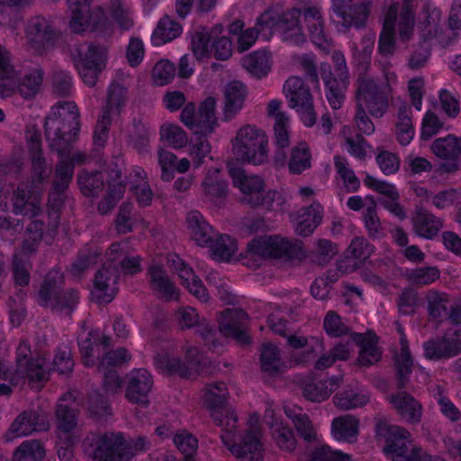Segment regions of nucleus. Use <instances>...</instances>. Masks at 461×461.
Listing matches in <instances>:
<instances>
[{
	"instance_id": "obj_17",
	"label": "nucleus",
	"mask_w": 461,
	"mask_h": 461,
	"mask_svg": "<svg viewBox=\"0 0 461 461\" xmlns=\"http://www.w3.org/2000/svg\"><path fill=\"white\" fill-rule=\"evenodd\" d=\"M333 11L342 19L346 28L363 27L370 14L372 2L366 0L357 5H351L352 0H331Z\"/></svg>"
},
{
	"instance_id": "obj_13",
	"label": "nucleus",
	"mask_w": 461,
	"mask_h": 461,
	"mask_svg": "<svg viewBox=\"0 0 461 461\" xmlns=\"http://www.w3.org/2000/svg\"><path fill=\"white\" fill-rule=\"evenodd\" d=\"M356 97L358 103H365L372 116L380 118L387 110L388 95L373 78L359 80Z\"/></svg>"
},
{
	"instance_id": "obj_31",
	"label": "nucleus",
	"mask_w": 461,
	"mask_h": 461,
	"mask_svg": "<svg viewBox=\"0 0 461 461\" xmlns=\"http://www.w3.org/2000/svg\"><path fill=\"white\" fill-rule=\"evenodd\" d=\"M45 223L41 220H32L26 227L22 242V252L24 256L36 254L43 239Z\"/></svg>"
},
{
	"instance_id": "obj_53",
	"label": "nucleus",
	"mask_w": 461,
	"mask_h": 461,
	"mask_svg": "<svg viewBox=\"0 0 461 461\" xmlns=\"http://www.w3.org/2000/svg\"><path fill=\"white\" fill-rule=\"evenodd\" d=\"M372 252V246L363 237L355 238L347 249V253H349L351 258L360 265L370 257Z\"/></svg>"
},
{
	"instance_id": "obj_56",
	"label": "nucleus",
	"mask_w": 461,
	"mask_h": 461,
	"mask_svg": "<svg viewBox=\"0 0 461 461\" xmlns=\"http://www.w3.org/2000/svg\"><path fill=\"white\" fill-rule=\"evenodd\" d=\"M176 74L175 65L167 60L158 61L152 69L155 82L159 86L169 83Z\"/></svg>"
},
{
	"instance_id": "obj_62",
	"label": "nucleus",
	"mask_w": 461,
	"mask_h": 461,
	"mask_svg": "<svg viewBox=\"0 0 461 461\" xmlns=\"http://www.w3.org/2000/svg\"><path fill=\"white\" fill-rule=\"evenodd\" d=\"M238 187L244 194L242 198L254 197L264 191V182L262 178L258 176H247L246 178L240 180V185Z\"/></svg>"
},
{
	"instance_id": "obj_49",
	"label": "nucleus",
	"mask_w": 461,
	"mask_h": 461,
	"mask_svg": "<svg viewBox=\"0 0 461 461\" xmlns=\"http://www.w3.org/2000/svg\"><path fill=\"white\" fill-rule=\"evenodd\" d=\"M79 59L76 64H82L86 61H89V63L96 64V62L100 63V67H105L106 61V48L103 45H100L96 42H91L87 46V50L82 53L78 50ZM90 66L92 64H89Z\"/></svg>"
},
{
	"instance_id": "obj_26",
	"label": "nucleus",
	"mask_w": 461,
	"mask_h": 461,
	"mask_svg": "<svg viewBox=\"0 0 461 461\" xmlns=\"http://www.w3.org/2000/svg\"><path fill=\"white\" fill-rule=\"evenodd\" d=\"M390 402L393 404L398 413L410 422L418 423L420 421L422 414L421 404L410 393L401 392L396 395H392Z\"/></svg>"
},
{
	"instance_id": "obj_32",
	"label": "nucleus",
	"mask_w": 461,
	"mask_h": 461,
	"mask_svg": "<svg viewBox=\"0 0 461 461\" xmlns=\"http://www.w3.org/2000/svg\"><path fill=\"white\" fill-rule=\"evenodd\" d=\"M182 32L179 23L166 15L161 18L152 34L156 45H162L177 38Z\"/></svg>"
},
{
	"instance_id": "obj_24",
	"label": "nucleus",
	"mask_w": 461,
	"mask_h": 461,
	"mask_svg": "<svg viewBox=\"0 0 461 461\" xmlns=\"http://www.w3.org/2000/svg\"><path fill=\"white\" fill-rule=\"evenodd\" d=\"M247 96L246 86L240 81H231L224 87L223 119L230 121L243 107Z\"/></svg>"
},
{
	"instance_id": "obj_34",
	"label": "nucleus",
	"mask_w": 461,
	"mask_h": 461,
	"mask_svg": "<svg viewBox=\"0 0 461 461\" xmlns=\"http://www.w3.org/2000/svg\"><path fill=\"white\" fill-rule=\"evenodd\" d=\"M152 287L161 294L166 301H170L176 293V287L165 270L159 266H152L149 269Z\"/></svg>"
},
{
	"instance_id": "obj_40",
	"label": "nucleus",
	"mask_w": 461,
	"mask_h": 461,
	"mask_svg": "<svg viewBox=\"0 0 461 461\" xmlns=\"http://www.w3.org/2000/svg\"><path fill=\"white\" fill-rule=\"evenodd\" d=\"M410 107L403 104L398 111V120L396 124L397 140L402 145H407L411 142L414 135V129L409 115Z\"/></svg>"
},
{
	"instance_id": "obj_48",
	"label": "nucleus",
	"mask_w": 461,
	"mask_h": 461,
	"mask_svg": "<svg viewBox=\"0 0 461 461\" xmlns=\"http://www.w3.org/2000/svg\"><path fill=\"white\" fill-rule=\"evenodd\" d=\"M337 253L336 245L329 240H319L317 248L309 255L311 261L318 266H325Z\"/></svg>"
},
{
	"instance_id": "obj_42",
	"label": "nucleus",
	"mask_w": 461,
	"mask_h": 461,
	"mask_svg": "<svg viewBox=\"0 0 461 461\" xmlns=\"http://www.w3.org/2000/svg\"><path fill=\"white\" fill-rule=\"evenodd\" d=\"M210 248L214 259L229 261L237 249V243L229 235H221L215 240H212Z\"/></svg>"
},
{
	"instance_id": "obj_63",
	"label": "nucleus",
	"mask_w": 461,
	"mask_h": 461,
	"mask_svg": "<svg viewBox=\"0 0 461 461\" xmlns=\"http://www.w3.org/2000/svg\"><path fill=\"white\" fill-rule=\"evenodd\" d=\"M396 51L394 31L382 30L378 41V52L384 58L392 57Z\"/></svg>"
},
{
	"instance_id": "obj_35",
	"label": "nucleus",
	"mask_w": 461,
	"mask_h": 461,
	"mask_svg": "<svg viewBox=\"0 0 461 461\" xmlns=\"http://www.w3.org/2000/svg\"><path fill=\"white\" fill-rule=\"evenodd\" d=\"M45 455V448L40 440H25L14 450L13 461H43Z\"/></svg>"
},
{
	"instance_id": "obj_11",
	"label": "nucleus",
	"mask_w": 461,
	"mask_h": 461,
	"mask_svg": "<svg viewBox=\"0 0 461 461\" xmlns=\"http://www.w3.org/2000/svg\"><path fill=\"white\" fill-rule=\"evenodd\" d=\"M119 269L113 262L104 264L95 274L91 301L99 304L112 302L119 290Z\"/></svg>"
},
{
	"instance_id": "obj_21",
	"label": "nucleus",
	"mask_w": 461,
	"mask_h": 461,
	"mask_svg": "<svg viewBox=\"0 0 461 461\" xmlns=\"http://www.w3.org/2000/svg\"><path fill=\"white\" fill-rule=\"evenodd\" d=\"M229 450L240 461H262L264 448L259 435H257V428L252 426L247 429L240 443L232 444Z\"/></svg>"
},
{
	"instance_id": "obj_27",
	"label": "nucleus",
	"mask_w": 461,
	"mask_h": 461,
	"mask_svg": "<svg viewBox=\"0 0 461 461\" xmlns=\"http://www.w3.org/2000/svg\"><path fill=\"white\" fill-rule=\"evenodd\" d=\"M412 223L418 236L433 239L442 228V222L423 207H417Z\"/></svg>"
},
{
	"instance_id": "obj_7",
	"label": "nucleus",
	"mask_w": 461,
	"mask_h": 461,
	"mask_svg": "<svg viewBox=\"0 0 461 461\" xmlns=\"http://www.w3.org/2000/svg\"><path fill=\"white\" fill-rule=\"evenodd\" d=\"M284 92L289 99L290 107L303 113L302 120L304 124L309 127L312 126L316 122L317 117L309 86L302 78L291 77L285 81Z\"/></svg>"
},
{
	"instance_id": "obj_61",
	"label": "nucleus",
	"mask_w": 461,
	"mask_h": 461,
	"mask_svg": "<svg viewBox=\"0 0 461 461\" xmlns=\"http://www.w3.org/2000/svg\"><path fill=\"white\" fill-rule=\"evenodd\" d=\"M439 277L437 267H420L409 274V280L420 285H429Z\"/></svg>"
},
{
	"instance_id": "obj_14",
	"label": "nucleus",
	"mask_w": 461,
	"mask_h": 461,
	"mask_svg": "<svg viewBox=\"0 0 461 461\" xmlns=\"http://www.w3.org/2000/svg\"><path fill=\"white\" fill-rule=\"evenodd\" d=\"M433 153L445 161L439 163L438 172L456 173L460 169L458 158L461 157V137L448 135L435 140L431 145Z\"/></svg>"
},
{
	"instance_id": "obj_25",
	"label": "nucleus",
	"mask_w": 461,
	"mask_h": 461,
	"mask_svg": "<svg viewBox=\"0 0 461 461\" xmlns=\"http://www.w3.org/2000/svg\"><path fill=\"white\" fill-rule=\"evenodd\" d=\"M302 11L297 8L289 9L280 14L279 32L284 34L285 41L300 43L304 41L302 32Z\"/></svg>"
},
{
	"instance_id": "obj_12",
	"label": "nucleus",
	"mask_w": 461,
	"mask_h": 461,
	"mask_svg": "<svg viewBox=\"0 0 461 461\" xmlns=\"http://www.w3.org/2000/svg\"><path fill=\"white\" fill-rule=\"evenodd\" d=\"M41 185L34 179L22 182L13 193V208L16 214L34 218L41 212Z\"/></svg>"
},
{
	"instance_id": "obj_43",
	"label": "nucleus",
	"mask_w": 461,
	"mask_h": 461,
	"mask_svg": "<svg viewBox=\"0 0 461 461\" xmlns=\"http://www.w3.org/2000/svg\"><path fill=\"white\" fill-rule=\"evenodd\" d=\"M368 401V396L352 389L338 393L333 398L334 404L343 411L362 407Z\"/></svg>"
},
{
	"instance_id": "obj_30",
	"label": "nucleus",
	"mask_w": 461,
	"mask_h": 461,
	"mask_svg": "<svg viewBox=\"0 0 461 461\" xmlns=\"http://www.w3.org/2000/svg\"><path fill=\"white\" fill-rule=\"evenodd\" d=\"M400 343L402 346L401 354L395 356V366L397 375V386L404 389L409 382L408 375L412 371V358L408 347V341L405 334L401 336Z\"/></svg>"
},
{
	"instance_id": "obj_47",
	"label": "nucleus",
	"mask_w": 461,
	"mask_h": 461,
	"mask_svg": "<svg viewBox=\"0 0 461 461\" xmlns=\"http://www.w3.org/2000/svg\"><path fill=\"white\" fill-rule=\"evenodd\" d=\"M86 405L90 416L93 418L98 419L111 414L108 401L98 392H92L87 394Z\"/></svg>"
},
{
	"instance_id": "obj_6",
	"label": "nucleus",
	"mask_w": 461,
	"mask_h": 461,
	"mask_svg": "<svg viewBox=\"0 0 461 461\" xmlns=\"http://www.w3.org/2000/svg\"><path fill=\"white\" fill-rule=\"evenodd\" d=\"M215 106L216 99L208 96L199 105L198 114L196 115L194 103H188L181 112V122L189 130L194 131V134L207 135L212 133L217 124Z\"/></svg>"
},
{
	"instance_id": "obj_46",
	"label": "nucleus",
	"mask_w": 461,
	"mask_h": 461,
	"mask_svg": "<svg viewBox=\"0 0 461 461\" xmlns=\"http://www.w3.org/2000/svg\"><path fill=\"white\" fill-rule=\"evenodd\" d=\"M311 167V153L304 142L299 143L292 150L289 161V169L294 174H301L304 169Z\"/></svg>"
},
{
	"instance_id": "obj_2",
	"label": "nucleus",
	"mask_w": 461,
	"mask_h": 461,
	"mask_svg": "<svg viewBox=\"0 0 461 461\" xmlns=\"http://www.w3.org/2000/svg\"><path fill=\"white\" fill-rule=\"evenodd\" d=\"M44 71L36 68L22 78H15V71L10 63L8 51L0 46V95L6 97L16 91L25 99L33 98L43 82Z\"/></svg>"
},
{
	"instance_id": "obj_29",
	"label": "nucleus",
	"mask_w": 461,
	"mask_h": 461,
	"mask_svg": "<svg viewBox=\"0 0 461 461\" xmlns=\"http://www.w3.org/2000/svg\"><path fill=\"white\" fill-rule=\"evenodd\" d=\"M271 53L266 50L254 51L242 58V66L253 76L261 78L271 69Z\"/></svg>"
},
{
	"instance_id": "obj_57",
	"label": "nucleus",
	"mask_w": 461,
	"mask_h": 461,
	"mask_svg": "<svg viewBox=\"0 0 461 461\" xmlns=\"http://www.w3.org/2000/svg\"><path fill=\"white\" fill-rule=\"evenodd\" d=\"M175 444L184 455L185 461H193L197 449V439L192 434H178L174 438Z\"/></svg>"
},
{
	"instance_id": "obj_15",
	"label": "nucleus",
	"mask_w": 461,
	"mask_h": 461,
	"mask_svg": "<svg viewBox=\"0 0 461 461\" xmlns=\"http://www.w3.org/2000/svg\"><path fill=\"white\" fill-rule=\"evenodd\" d=\"M425 357L429 359H445L461 354V329L447 330L424 343Z\"/></svg>"
},
{
	"instance_id": "obj_10",
	"label": "nucleus",
	"mask_w": 461,
	"mask_h": 461,
	"mask_svg": "<svg viewBox=\"0 0 461 461\" xmlns=\"http://www.w3.org/2000/svg\"><path fill=\"white\" fill-rule=\"evenodd\" d=\"M221 319L219 321V330L226 338L235 340L240 347H249L253 339L249 332L245 321L249 315L242 309H225L221 312Z\"/></svg>"
},
{
	"instance_id": "obj_38",
	"label": "nucleus",
	"mask_w": 461,
	"mask_h": 461,
	"mask_svg": "<svg viewBox=\"0 0 461 461\" xmlns=\"http://www.w3.org/2000/svg\"><path fill=\"white\" fill-rule=\"evenodd\" d=\"M44 134L50 149L52 152H56L60 159H67V158H69L73 148L72 144L76 141L74 137L56 134L46 130H44Z\"/></svg>"
},
{
	"instance_id": "obj_44",
	"label": "nucleus",
	"mask_w": 461,
	"mask_h": 461,
	"mask_svg": "<svg viewBox=\"0 0 461 461\" xmlns=\"http://www.w3.org/2000/svg\"><path fill=\"white\" fill-rule=\"evenodd\" d=\"M73 162H68L67 159H60L55 167L54 180L52 187L59 193H65L72 181L74 175Z\"/></svg>"
},
{
	"instance_id": "obj_41",
	"label": "nucleus",
	"mask_w": 461,
	"mask_h": 461,
	"mask_svg": "<svg viewBox=\"0 0 461 461\" xmlns=\"http://www.w3.org/2000/svg\"><path fill=\"white\" fill-rule=\"evenodd\" d=\"M260 361L264 372L273 375L279 374L281 362L279 349L272 343L262 345Z\"/></svg>"
},
{
	"instance_id": "obj_5",
	"label": "nucleus",
	"mask_w": 461,
	"mask_h": 461,
	"mask_svg": "<svg viewBox=\"0 0 461 461\" xmlns=\"http://www.w3.org/2000/svg\"><path fill=\"white\" fill-rule=\"evenodd\" d=\"M301 244V241L292 244L278 237L263 236L248 243L247 253L261 258L301 259L304 256Z\"/></svg>"
},
{
	"instance_id": "obj_18",
	"label": "nucleus",
	"mask_w": 461,
	"mask_h": 461,
	"mask_svg": "<svg viewBox=\"0 0 461 461\" xmlns=\"http://www.w3.org/2000/svg\"><path fill=\"white\" fill-rule=\"evenodd\" d=\"M152 384V376L147 370H134L128 375L125 397L132 403L147 407L149 403L148 394Z\"/></svg>"
},
{
	"instance_id": "obj_51",
	"label": "nucleus",
	"mask_w": 461,
	"mask_h": 461,
	"mask_svg": "<svg viewBox=\"0 0 461 461\" xmlns=\"http://www.w3.org/2000/svg\"><path fill=\"white\" fill-rule=\"evenodd\" d=\"M160 134L162 140H165L175 148H182L188 142L185 131L175 124L162 126Z\"/></svg>"
},
{
	"instance_id": "obj_55",
	"label": "nucleus",
	"mask_w": 461,
	"mask_h": 461,
	"mask_svg": "<svg viewBox=\"0 0 461 461\" xmlns=\"http://www.w3.org/2000/svg\"><path fill=\"white\" fill-rule=\"evenodd\" d=\"M334 160L338 174L343 179L346 187L353 192L357 191L360 186V182L354 171L346 167L344 158L340 156L335 157Z\"/></svg>"
},
{
	"instance_id": "obj_28",
	"label": "nucleus",
	"mask_w": 461,
	"mask_h": 461,
	"mask_svg": "<svg viewBox=\"0 0 461 461\" xmlns=\"http://www.w3.org/2000/svg\"><path fill=\"white\" fill-rule=\"evenodd\" d=\"M44 130L63 136L74 137L77 140L80 122L79 120H77V116L71 114L68 116L54 115L45 119Z\"/></svg>"
},
{
	"instance_id": "obj_19",
	"label": "nucleus",
	"mask_w": 461,
	"mask_h": 461,
	"mask_svg": "<svg viewBox=\"0 0 461 461\" xmlns=\"http://www.w3.org/2000/svg\"><path fill=\"white\" fill-rule=\"evenodd\" d=\"M28 37L31 48L41 55L55 45L59 34L44 18L37 17L30 26Z\"/></svg>"
},
{
	"instance_id": "obj_54",
	"label": "nucleus",
	"mask_w": 461,
	"mask_h": 461,
	"mask_svg": "<svg viewBox=\"0 0 461 461\" xmlns=\"http://www.w3.org/2000/svg\"><path fill=\"white\" fill-rule=\"evenodd\" d=\"M125 93L126 89L118 83L112 84L108 90L106 105L103 110L109 111L110 114L113 110L119 113L125 102Z\"/></svg>"
},
{
	"instance_id": "obj_16",
	"label": "nucleus",
	"mask_w": 461,
	"mask_h": 461,
	"mask_svg": "<svg viewBox=\"0 0 461 461\" xmlns=\"http://www.w3.org/2000/svg\"><path fill=\"white\" fill-rule=\"evenodd\" d=\"M50 429L48 414L41 410H24L12 422L6 440H10L14 435L16 437L26 436L34 431H46Z\"/></svg>"
},
{
	"instance_id": "obj_39",
	"label": "nucleus",
	"mask_w": 461,
	"mask_h": 461,
	"mask_svg": "<svg viewBox=\"0 0 461 461\" xmlns=\"http://www.w3.org/2000/svg\"><path fill=\"white\" fill-rule=\"evenodd\" d=\"M303 397L311 402H321L330 397L334 388H328L326 381L305 382L300 384Z\"/></svg>"
},
{
	"instance_id": "obj_8",
	"label": "nucleus",
	"mask_w": 461,
	"mask_h": 461,
	"mask_svg": "<svg viewBox=\"0 0 461 461\" xmlns=\"http://www.w3.org/2000/svg\"><path fill=\"white\" fill-rule=\"evenodd\" d=\"M133 456L122 433L105 432L95 439L94 461H130Z\"/></svg>"
},
{
	"instance_id": "obj_58",
	"label": "nucleus",
	"mask_w": 461,
	"mask_h": 461,
	"mask_svg": "<svg viewBox=\"0 0 461 461\" xmlns=\"http://www.w3.org/2000/svg\"><path fill=\"white\" fill-rule=\"evenodd\" d=\"M293 423L298 435L306 442H313L316 440L317 436L313 426L306 414L298 413V415H294V417H293Z\"/></svg>"
},
{
	"instance_id": "obj_33",
	"label": "nucleus",
	"mask_w": 461,
	"mask_h": 461,
	"mask_svg": "<svg viewBox=\"0 0 461 461\" xmlns=\"http://www.w3.org/2000/svg\"><path fill=\"white\" fill-rule=\"evenodd\" d=\"M77 184L82 194L87 197L97 196L104 189V179L101 171L83 170L77 176Z\"/></svg>"
},
{
	"instance_id": "obj_22",
	"label": "nucleus",
	"mask_w": 461,
	"mask_h": 461,
	"mask_svg": "<svg viewBox=\"0 0 461 461\" xmlns=\"http://www.w3.org/2000/svg\"><path fill=\"white\" fill-rule=\"evenodd\" d=\"M351 338L360 347L356 365L367 367L380 361L382 351L377 348L378 338L375 334L354 332Z\"/></svg>"
},
{
	"instance_id": "obj_36",
	"label": "nucleus",
	"mask_w": 461,
	"mask_h": 461,
	"mask_svg": "<svg viewBox=\"0 0 461 461\" xmlns=\"http://www.w3.org/2000/svg\"><path fill=\"white\" fill-rule=\"evenodd\" d=\"M187 222L192 230V237L198 245L203 246L212 241V228L199 212H192L187 218Z\"/></svg>"
},
{
	"instance_id": "obj_59",
	"label": "nucleus",
	"mask_w": 461,
	"mask_h": 461,
	"mask_svg": "<svg viewBox=\"0 0 461 461\" xmlns=\"http://www.w3.org/2000/svg\"><path fill=\"white\" fill-rule=\"evenodd\" d=\"M203 185L205 194L212 198H223L227 195L228 185L223 179L207 176Z\"/></svg>"
},
{
	"instance_id": "obj_9",
	"label": "nucleus",
	"mask_w": 461,
	"mask_h": 461,
	"mask_svg": "<svg viewBox=\"0 0 461 461\" xmlns=\"http://www.w3.org/2000/svg\"><path fill=\"white\" fill-rule=\"evenodd\" d=\"M133 456L122 433L105 432L95 439L94 461H130Z\"/></svg>"
},
{
	"instance_id": "obj_4",
	"label": "nucleus",
	"mask_w": 461,
	"mask_h": 461,
	"mask_svg": "<svg viewBox=\"0 0 461 461\" xmlns=\"http://www.w3.org/2000/svg\"><path fill=\"white\" fill-rule=\"evenodd\" d=\"M268 139L266 133L251 125H245L237 133L233 154L237 160L252 165L268 161Z\"/></svg>"
},
{
	"instance_id": "obj_64",
	"label": "nucleus",
	"mask_w": 461,
	"mask_h": 461,
	"mask_svg": "<svg viewBox=\"0 0 461 461\" xmlns=\"http://www.w3.org/2000/svg\"><path fill=\"white\" fill-rule=\"evenodd\" d=\"M309 461H350L348 455L339 451H332L327 445L316 448Z\"/></svg>"
},
{
	"instance_id": "obj_23",
	"label": "nucleus",
	"mask_w": 461,
	"mask_h": 461,
	"mask_svg": "<svg viewBox=\"0 0 461 461\" xmlns=\"http://www.w3.org/2000/svg\"><path fill=\"white\" fill-rule=\"evenodd\" d=\"M107 23L108 20L104 12L100 7L90 10L89 5L88 12L72 13L70 27L75 32H80L86 29L103 30L106 28Z\"/></svg>"
},
{
	"instance_id": "obj_60",
	"label": "nucleus",
	"mask_w": 461,
	"mask_h": 461,
	"mask_svg": "<svg viewBox=\"0 0 461 461\" xmlns=\"http://www.w3.org/2000/svg\"><path fill=\"white\" fill-rule=\"evenodd\" d=\"M212 41V35L208 32H195L192 37V50L196 59H201L209 56V42Z\"/></svg>"
},
{
	"instance_id": "obj_52",
	"label": "nucleus",
	"mask_w": 461,
	"mask_h": 461,
	"mask_svg": "<svg viewBox=\"0 0 461 461\" xmlns=\"http://www.w3.org/2000/svg\"><path fill=\"white\" fill-rule=\"evenodd\" d=\"M323 327L327 334L332 337H341L349 333V328L342 322L340 316L330 311L323 321Z\"/></svg>"
},
{
	"instance_id": "obj_50",
	"label": "nucleus",
	"mask_w": 461,
	"mask_h": 461,
	"mask_svg": "<svg viewBox=\"0 0 461 461\" xmlns=\"http://www.w3.org/2000/svg\"><path fill=\"white\" fill-rule=\"evenodd\" d=\"M73 89L72 78L63 70H56L52 75V92L59 97H68Z\"/></svg>"
},
{
	"instance_id": "obj_1",
	"label": "nucleus",
	"mask_w": 461,
	"mask_h": 461,
	"mask_svg": "<svg viewBox=\"0 0 461 461\" xmlns=\"http://www.w3.org/2000/svg\"><path fill=\"white\" fill-rule=\"evenodd\" d=\"M64 274L57 269L50 270L38 291L37 301L41 307L71 318L79 303V293L74 288L64 289Z\"/></svg>"
},
{
	"instance_id": "obj_37",
	"label": "nucleus",
	"mask_w": 461,
	"mask_h": 461,
	"mask_svg": "<svg viewBox=\"0 0 461 461\" xmlns=\"http://www.w3.org/2000/svg\"><path fill=\"white\" fill-rule=\"evenodd\" d=\"M319 204H311L305 208V213L301 216L295 228L298 235L307 237L311 235L321 221V212L318 211Z\"/></svg>"
},
{
	"instance_id": "obj_3",
	"label": "nucleus",
	"mask_w": 461,
	"mask_h": 461,
	"mask_svg": "<svg viewBox=\"0 0 461 461\" xmlns=\"http://www.w3.org/2000/svg\"><path fill=\"white\" fill-rule=\"evenodd\" d=\"M375 421L376 437L384 438V452L390 455L393 461H431L420 447L409 450L407 438L410 433L407 429L389 425L381 418H375Z\"/></svg>"
},
{
	"instance_id": "obj_20",
	"label": "nucleus",
	"mask_w": 461,
	"mask_h": 461,
	"mask_svg": "<svg viewBox=\"0 0 461 461\" xmlns=\"http://www.w3.org/2000/svg\"><path fill=\"white\" fill-rule=\"evenodd\" d=\"M79 403L77 402V396L71 393H66L60 399L56 407L55 418L59 430L69 433L77 425V417Z\"/></svg>"
},
{
	"instance_id": "obj_45",
	"label": "nucleus",
	"mask_w": 461,
	"mask_h": 461,
	"mask_svg": "<svg viewBox=\"0 0 461 461\" xmlns=\"http://www.w3.org/2000/svg\"><path fill=\"white\" fill-rule=\"evenodd\" d=\"M358 420L351 415L334 419L332 429L340 438L352 442L358 432Z\"/></svg>"
}]
</instances>
